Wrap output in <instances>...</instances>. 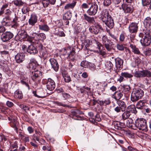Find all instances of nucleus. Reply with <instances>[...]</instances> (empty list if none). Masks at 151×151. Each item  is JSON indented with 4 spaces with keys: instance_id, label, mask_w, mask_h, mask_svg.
<instances>
[{
    "instance_id": "nucleus-1",
    "label": "nucleus",
    "mask_w": 151,
    "mask_h": 151,
    "mask_svg": "<svg viewBox=\"0 0 151 151\" xmlns=\"http://www.w3.org/2000/svg\"><path fill=\"white\" fill-rule=\"evenodd\" d=\"M110 13L111 12L108 10L103 9L101 13L100 18L108 27L112 28L114 26V23Z\"/></svg>"
},
{
    "instance_id": "nucleus-2",
    "label": "nucleus",
    "mask_w": 151,
    "mask_h": 151,
    "mask_svg": "<svg viewBox=\"0 0 151 151\" xmlns=\"http://www.w3.org/2000/svg\"><path fill=\"white\" fill-rule=\"evenodd\" d=\"M9 6H11V5L8 3H5L3 5L2 9L4 15V17L3 19V22H5L6 24L7 23L6 22V21L11 20V16L13 13L12 10L10 8H8Z\"/></svg>"
},
{
    "instance_id": "nucleus-3",
    "label": "nucleus",
    "mask_w": 151,
    "mask_h": 151,
    "mask_svg": "<svg viewBox=\"0 0 151 151\" xmlns=\"http://www.w3.org/2000/svg\"><path fill=\"white\" fill-rule=\"evenodd\" d=\"M144 95V92L140 88L134 89L131 96V101L135 102L141 99Z\"/></svg>"
},
{
    "instance_id": "nucleus-4",
    "label": "nucleus",
    "mask_w": 151,
    "mask_h": 151,
    "mask_svg": "<svg viewBox=\"0 0 151 151\" xmlns=\"http://www.w3.org/2000/svg\"><path fill=\"white\" fill-rule=\"evenodd\" d=\"M139 36L141 37L140 43L143 46H147L149 45L151 42V38L150 34L148 33L144 34L140 33Z\"/></svg>"
},
{
    "instance_id": "nucleus-5",
    "label": "nucleus",
    "mask_w": 151,
    "mask_h": 151,
    "mask_svg": "<svg viewBox=\"0 0 151 151\" xmlns=\"http://www.w3.org/2000/svg\"><path fill=\"white\" fill-rule=\"evenodd\" d=\"M135 128H137L139 130L146 132L147 131L146 120L144 119H137L135 123Z\"/></svg>"
},
{
    "instance_id": "nucleus-6",
    "label": "nucleus",
    "mask_w": 151,
    "mask_h": 151,
    "mask_svg": "<svg viewBox=\"0 0 151 151\" xmlns=\"http://www.w3.org/2000/svg\"><path fill=\"white\" fill-rule=\"evenodd\" d=\"M102 43L107 50L109 51L112 49V46L113 45V42L111 40L108 39L106 35H103L102 37Z\"/></svg>"
},
{
    "instance_id": "nucleus-7",
    "label": "nucleus",
    "mask_w": 151,
    "mask_h": 151,
    "mask_svg": "<svg viewBox=\"0 0 151 151\" xmlns=\"http://www.w3.org/2000/svg\"><path fill=\"white\" fill-rule=\"evenodd\" d=\"M134 76L137 78H141L147 77H151V72L147 70H143L142 71H136L134 73Z\"/></svg>"
},
{
    "instance_id": "nucleus-8",
    "label": "nucleus",
    "mask_w": 151,
    "mask_h": 151,
    "mask_svg": "<svg viewBox=\"0 0 151 151\" xmlns=\"http://www.w3.org/2000/svg\"><path fill=\"white\" fill-rule=\"evenodd\" d=\"M43 82H45L46 84V86L47 89L50 91L53 90L55 87V84L54 81L51 78H49L47 80H43Z\"/></svg>"
},
{
    "instance_id": "nucleus-9",
    "label": "nucleus",
    "mask_w": 151,
    "mask_h": 151,
    "mask_svg": "<svg viewBox=\"0 0 151 151\" xmlns=\"http://www.w3.org/2000/svg\"><path fill=\"white\" fill-rule=\"evenodd\" d=\"M89 30L91 33L96 35L98 33L100 30H103V28L101 26L97 23L94 26L90 27Z\"/></svg>"
},
{
    "instance_id": "nucleus-10",
    "label": "nucleus",
    "mask_w": 151,
    "mask_h": 151,
    "mask_svg": "<svg viewBox=\"0 0 151 151\" xmlns=\"http://www.w3.org/2000/svg\"><path fill=\"white\" fill-rule=\"evenodd\" d=\"M13 34L10 32H6L1 36V39L3 42H7L13 37Z\"/></svg>"
},
{
    "instance_id": "nucleus-11",
    "label": "nucleus",
    "mask_w": 151,
    "mask_h": 151,
    "mask_svg": "<svg viewBox=\"0 0 151 151\" xmlns=\"http://www.w3.org/2000/svg\"><path fill=\"white\" fill-rule=\"evenodd\" d=\"M98 9L97 4L94 6H91L87 10V13L90 16H93L97 13Z\"/></svg>"
},
{
    "instance_id": "nucleus-12",
    "label": "nucleus",
    "mask_w": 151,
    "mask_h": 151,
    "mask_svg": "<svg viewBox=\"0 0 151 151\" xmlns=\"http://www.w3.org/2000/svg\"><path fill=\"white\" fill-rule=\"evenodd\" d=\"M44 20H42L38 24V27L40 30L45 32L48 31L50 28L46 23H44Z\"/></svg>"
},
{
    "instance_id": "nucleus-13",
    "label": "nucleus",
    "mask_w": 151,
    "mask_h": 151,
    "mask_svg": "<svg viewBox=\"0 0 151 151\" xmlns=\"http://www.w3.org/2000/svg\"><path fill=\"white\" fill-rule=\"evenodd\" d=\"M138 28L137 23L132 22L129 26L128 27L129 31L130 33H136L137 31Z\"/></svg>"
},
{
    "instance_id": "nucleus-14",
    "label": "nucleus",
    "mask_w": 151,
    "mask_h": 151,
    "mask_svg": "<svg viewBox=\"0 0 151 151\" xmlns=\"http://www.w3.org/2000/svg\"><path fill=\"white\" fill-rule=\"evenodd\" d=\"M37 15L34 14H32L30 18L28 20V23L29 25L33 26L37 22Z\"/></svg>"
},
{
    "instance_id": "nucleus-15",
    "label": "nucleus",
    "mask_w": 151,
    "mask_h": 151,
    "mask_svg": "<svg viewBox=\"0 0 151 151\" xmlns=\"http://www.w3.org/2000/svg\"><path fill=\"white\" fill-rule=\"evenodd\" d=\"M52 67L54 70L57 71L59 69V65L56 60L54 58H50L49 60Z\"/></svg>"
},
{
    "instance_id": "nucleus-16",
    "label": "nucleus",
    "mask_w": 151,
    "mask_h": 151,
    "mask_svg": "<svg viewBox=\"0 0 151 151\" xmlns=\"http://www.w3.org/2000/svg\"><path fill=\"white\" fill-rule=\"evenodd\" d=\"M25 55L24 53H18L15 56V59L17 63H22L25 60Z\"/></svg>"
},
{
    "instance_id": "nucleus-17",
    "label": "nucleus",
    "mask_w": 151,
    "mask_h": 151,
    "mask_svg": "<svg viewBox=\"0 0 151 151\" xmlns=\"http://www.w3.org/2000/svg\"><path fill=\"white\" fill-rule=\"evenodd\" d=\"M122 7L123 10L126 13L132 12L133 11L132 7L130 5L123 4L122 5Z\"/></svg>"
},
{
    "instance_id": "nucleus-18",
    "label": "nucleus",
    "mask_w": 151,
    "mask_h": 151,
    "mask_svg": "<svg viewBox=\"0 0 151 151\" xmlns=\"http://www.w3.org/2000/svg\"><path fill=\"white\" fill-rule=\"evenodd\" d=\"M27 52L31 54H35L38 52L36 47L32 45H30L28 47Z\"/></svg>"
},
{
    "instance_id": "nucleus-19",
    "label": "nucleus",
    "mask_w": 151,
    "mask_h": 151,
    "mask_svg": "<svg viewBox=\"0 0 151 151\" xmlns=\"http://www.w3.org/2000/svg\"><path fill=\"white\" fill-rule=\"evenodd\" d=\"M42 75V73L40 71L37 70L33 71L32 73V79L33 81H35Z\"/></svg>"
},
{
    "instance_id": "nucleus-20",
    "label": "nucleus",
    "mask_w": 151,
    "mask_h": 151,
    "mask_svg": "<svg viewBox=\"0 0 151 151\" xmlns=\"http://www.w3.org/2000/svg\"><path fill=\"white\" fill-rule=\"evenodd\" d=\"M144 24L146 28L147 29H151V18L150 17H147L144 21Z\"/></svg>"
},
{
    "instance_id": "nucleus-21",
    "label": "nucleus",
    "mask_w": 151,
    "mask_h": 151,
    "mask_svg": "<svg viewBox=\"0 0 151 151\" xmlns=\"http://www.w3.org/2000/svg\"><path fill=\"white\" fill-rule=\"evenodd\" d=\"M96 102L101 106H106L109 104L111 103L109 98H107L104 100L100 101L99 100L96 101Z\"/></svg>"
},
{
    "instance_id": "nucleus-22",
    "label": "nucleus",
    "mask_w": 151,
    "mask_h": 151,
    "mask_svg": "<svg viewBox=\"0 0 151 151\" xmlns=\"http://www.w3.org/2000/svg\"><path fill=\"white\" fill-rule=\"evenodd\" d=\"M116 66L117 68L122 69L123 67V61L120 58H117L115 59Z\"/></svg>"
},
{
    "instance_id": "nucleus-23",
    "label": "nucleus",
    "mask_w": 151,
    "mask_h": 151,
    "mask_svg": "<svg viewBox=\"0 0 151 151\" xmlns=\"http://www.w3.org/2000/svg\"><path fill=\"white\" fill-rule=\"evenodd\" d=\"M37 61L34 59H32L30 60L28 68L30 69L34 70L36 67Z\"/></svg>"
},
{
    "instance_id": "nucleus-24",
    "label": "nucleus",
    "mask_w": 151,
    "mask_h": 151,
    "mask_svg": "<svg viewBox=\"0 0 151 151\" xmlns=\"http://www.w3.org/2000/svg\"><path fill=\"white\" fill-rule=\"evenodd\" d=\"M35 37H36V40H43L45 39L46 38L45 35L43 33H41L38 34L35 33Z\"/></svg>"
},
{
    "instance_id": "nucleus-25",
    "label": "nucleus",
    "mask_w": 151,
    "mask_h": 151,
    "mask_svg": "<svg viewBox=\"0 0 151 151\" xmlns=\"http://www.w3.org/2000/svg\"><path fill=\"white\" fill-rule=\"evenodd\" d=\"M42 3L45 7H47L49 4H55L56 0H41Z\"/></svg>"
},
{
    "instance_id": "nucleus-26",
    "label": "nucleus",
    "mask_w": 151,
    "mask_h": 151,
    "mask_svg": "<svg viewBox=\"0 0 151 151\" xmlns=\"http://www.w3.org/2000/svg\"><path fill=\"white\" fill-rule=\"evenodd\" d=\"M133 121L132 119L129 118L126 122V125L127 127L135 129H136L135 124L133 123Z\"/></svg>"
},
{
    "instance_id": "nucleus-27",
    "label": "nucleus",
    "mask_w": 151,
    "mask_h": 151,
    "mask_svg": "<svg viewBox=\"0 0 151 151\" xmlns=\"http://www.w3.org/2000/svg\"><path fill=\"white\" fill-rule=\"evenodd\" d=\"M129 47L132 49V52L134 54L137 55L141 54V52L139 51L138 48L136 47L134 45L131 44Z\"/></svg>"
},
{
    "instance_id": "nucleus-28",
    "label": "nucleus",
    "mask_w": 151,
    "mask_h": 151,
    "mask_svg": "<svg viewBox=\"0 0 151 151\" xmlns=\"http://www.w3.org/2000/svg\"><path fill=\"white\" fill-rule=\"evenodd\" d=\"M83 16L84 19L88 22L93 24L95 23V21L93 17H90L86 14H84Z\"/></svg>"
},
{
    "instance_id": "nucleus-29",
    "label": "nucleus",
    "mask_w": 151,
    "mask_h": 151,
    "mask_svg": "<svg viewBox=\"0 0 151 151\" xmlns=\"http://www.w3.org/2000/svg\"><path fill=\"white\" fill-rule=\"evenodd\" d=\"M18 36L21 40L22 39L27 38L29 36L27 35V32L24 31H21L19 32L17 37Z\"/></svg>"
},
{
    "instance_id": "nucleus-30",
    "label": "nucleus",
    "mask_w": 151,
    "mask_h": 151,
    "mask_svg": "<svg viewBox=\"0 0 151 151\" xmlns=\"http://www.w3.org/2000/svg\"><path fill=\"white\" fill-rule=\"evenodd\" d=\"M116 103L118 106L122 109V111H124L126 108V105L125 103L121 101H117Z\"/></svg>"
},
{
    "instance_id": "nucleus-31",
    "label": "nucleus",
    "mask_w": 151,
    "mask_h": 151,
    "mask_svg": "<svg viewBox=\"0 0 151 151\" xmlns=\"http://www.w3.org/2000/svg\"><path fill=\"white\" fill-rule=\"evenodd\" d=\"M76 4V2L73 1L71 3H68L66 4L64 6L65 10H68L70 9H73Z\"/></svg>"
},
{
    "instance_id": "nucleus-32",
    "label": "nucleus",
    "mask_w": 151,
    "mask_h": 151,
    "mask_svg": "<svg viewBox=\"0 0 151 151\" xmlns=\"http://www.w3.org/2000/svg\"><path fill=\"white\" fill-rule=\"evenodd\" d=\"M19 123L16 119H12L10 122V124L11 126L14 128L17 131V127L18 126Z\"/></svg>"
},
{
    "instance_id": "nucleus-33",
    "label": "nucleus",
    "mask_w": 151,
    "mask_h": 151,
    "mask_svg": "<svg viewBox=\"0 0 151 151\" xmlns=\"http://www.w3.org/2000/svg\"><path fill=\"white\" fill-rule=\"evenodd\" d=\"M123 94L120 91H117L115 92L114 95V98L116 100H119L122 96Z\"/></svg>"
},
{
    "instance_id": "nucleus-34",
    "label": "nucleus",
    "mask_w": 151,
    "mask_h": 151,
    "mask_svg": "<svg viewBox=\"0 0 151 151\" xmlns=\"http://www.w3.org/2000/svg\"><path fill=\"white\" fill-rule=\"evenodd\" d=\"M127 111L134 114H136L137 112L135 106L134 105H131L128 106Z\"/></svg>"
},
{
    "instance_id": "nucleus-35",
    "label": "nucleus",
    "mask_w": 151,
    "mask_h": 151,
    "mask_svg": "<svg viewBox=\"0 0 151 151\" xmlns=\"http://www.w3.org/2000/svg\"><path fill=\"white\" fill-rule=\"evenodd\" d=\"M15 97L16 98L21 99L23 97V95L22 92L18 90H16L14 93Z\"/></svg>"
},
{
    "instance_id": "nucleus-36",
    "label": "nucleus",
    "mask_w": 151,
    "mask_h": 151,
    "mask_svg": "<svg viewBox=\"0 0 151 151\" xmlns=\"http://www.w3.org/2000/svg\"><path fill=\"white\" fill-rule=\"evenodd\" d=\"M131 115L129 111H124L122 114V119L124 120H126L129 119V117Z\"/></svg>"
},
{
    "instance_id": "nucleus-37",
    "label": "nucleus",
    "mask_w": 151,
    "mask_h": 151,
    "mask_svg": "<svg viewBox=\"0 0 151 151\" xmlns=\"http://www.w3.org/2000/svg\"><path fill=\"white\" fill-rule=\"evenodd\" d=\"M18 18L17 17H15L13 19L12 22V27L14 28H16L19 26L17 21Z\"/></svg>"
},
{
    "instance_id": "nucleus-38",
    "label": "nucleus",
    "mask_w": 151,
    "mask_h": 151,
    "mask_svg": "<svg viewBox=\"0 0 151 151\" xmlns=\"http://www.w3.org/2000/svg\"><path fill=\"white\" fill-rule=\"evenodd\" d=\"M38 47L40 52L43 55H45L46 52L45 47H43V45L41 44L39 45Z\"/></svg>"
},
{
    "instance_id": "nucleus-39",
    "label": "nucleus",
    "mask_w": 151,
    "mask_h": 151,
    "mask_svg": "<svg viewBox=\"0 0 151 151\" xmlns=\"http://www.w3.org/2000/svg\"><path fill=\"white\" fill-rule=\"evenodd\" d=\"M145 102L143 100L139 101L136 104V107L138 109H141L145 105Z\"/></svg>"
},
{
    "instance_id": "nucleus-40",
    "label": "nucleus",
    "mask_w": 151,
    "mask_h": 151,
    "mask_svg": "<svg viewBox=\"0 0 151 151\" xmlns=\"http://www.w3.org/2000/svg\"><path fill=\"white\" fill-rule=\"evenodd\" d=\"M62 75L64 78V79L65 82H69L70 81V78L68 74H65L64 73H62Z\"/></svg>"
},
{
    "instance_id": "nucleus-41",
    "label": "nucleus",
    "mask_w": 151,
    "mask_h": 151,
    "mask_svg": "<svg viewBox=\"0 0 151 151\" xmlns=\"http://www.w3.org/2000/svg\"><path fill=\"white\" fill-rule=\"evenodd\" d=\"M121 75L125 78H130L133 77V75L128 72H122Z\"/></svg>"
},
{
    "instance_id": "nucleus-42",
    "label": "nucleus",
    "mask_w": 151,
    "mask_h": 151,
    "mask_svg": "<svg viewBox=\"0 0 151 151\" xmlns=\"http://www.w3.org/2000/svg\"><path fill=\"white\" fill-rule=\"evenodd\" d=\"M70 52V49H64L63 50L62 55L63 56H65V58H68L67 54Z\"/></svg>"
},
{
    "instance_id": "nucleus-43",
    "label": "nucleus",
    "mask_w": 151,
    "mask_h": 151,
    "mask_svg": "<svg viewBox=\"0 0 151 151\" xmlns=\"http://www.w3.org/2000/svg\"><path fill=\"white\" fill-rule=\"evenodd\" d=\"M14 4L16 6H20L24 5V3L20 0H15L14 1Z\"/></svg>"
},
{
    "instance_id": "nucleus-44",
    "label": "nucleus",
    "mask_w": 151,
    "mask_h": 151,
    "mask_svg": "<svg viewBox=\"0 0 151 151\" xmlns=\"http://www.w3.org/2000/svg\"><path fill=\"white\" fill-rule=\"evenodd\" d=\"M71 17V13L69 12L65 13L63 16L64 19H70Z\"/></svg>"
},
{
    "instance_id": "nucleus-45",
    "label": "nucleus",
    "mask_w": 151,
    "mask_h": 151,
    "mask_svg": "<svg viewBox=\"0 0 151 151\" xmlns=\"http://www.w3.org/2000/svg\"><path fill=\"white\" fill-rule=\"evenodd\" d=\"M86 2L88 6H94L97 4L94 0H86Z\"/></svg>"
},
{
    "instance_id": "nucleus-46",
    "label": "nucleus",
    "mask_w": 151,
    "mask_h": 151,
    "mask_svg": "<svg viewBox=\"0 0 151 151\" xmlns=\"http://www.w3.org/2000/svg\"><path fill=\"white\" fill-rule=\"evenodd\" d=\"M75 52L74 51L71 52L70 51V52L69 54H68L67 55L68 57V58H69L70 59L72 60H73L74 59V57H73V56Z\"/></svg>"
},
{
    "instance_id": "nucleus-47",
    "label": "nucleus",
    "mask_w": 151,
    "mask_h": 151,
    "mask_svg": "<svg viewBox=\"0 0 151 151\" xmlns=\"http://www.w3.org/2000/svg\"><path fill=\"white\" fill-rule=\"evenodd\" d=\"M112 2L111 0H104L103 4L104 6H107L110 5Z\"/></svg>"
},
{
    "instance_id": "nucleus-48",
    "label": "nucleus",
    "mask_w": 151,
    "mask_h": 151,
    "mask_svg": "<svg viewBox=\"0 0 151 151\" xmlns=\"http://www.w3.org/2000/svg\"><path fill=\"white\" fill-rule=\"evenodd\" d=\"M29 10V8L26 6L23 7L22 9V12L24 14H26L28 13Z\"/></svg>"
},
{
    "instance_id": "nucleus-49",
    "label": "nucleus",
    "mask_w": 151,
    "mask_h": 151,
    "mask_svg": "<svg viewBox=\"0 0 151 151\" xmlns=\"http://www.w3.org/2000/svg\"><path fill=\"white\" fill-rule=\"evenodd\" d=\"M1 65L2 66V69L6 71L8 70V66L6 63L5 62L4 63H2L1 64Z\"/></svg>"
},
{
    "instance_id": "nucleus-50",
    "label": "nucleus",
    "mask_w": 151,
    "mask_h": 151,
    "mask_svg": "<svg viewBox=\"0 0 151 151\" xmlns=\"http://www.w3.org/2000/svg\"><path fill=\"white\" fill-rule=\"evenodd\" d=\"M56 103L59 106H62L64 107H66L68 108H72V107L70 106L67 105L65 104H62V103L59 102H56Z\"/></svg>"
},
{
    "instance_id": "nucleus-51",
    "label": "nucleus",
    "mask_w": 151,
    "mask_h": 151,
    "mask_svg": "<svg viewBox=\"0 0 151 151\" xmlns=\"http://www.w3.org/2000/svg\"><path fill=\"white\" fill-rule=\"evenodd\" d=\"M81 65L85 68L87 67L88 65V62L86 60L82 61L81 63Z\"/></svg>"
},
{
    "instance_id": "nucleus-52",
    "label": "nucleus",
    "mask_w": 151,
    "mask_h": 151,
    "mask_svg": "<svg viewBox=\"0 0 151 151\" xmlns=\"http://www.w3.org/2000/svg\"><path fill=\"white\" fill-rule=\"evenodd\" d=\"M151 2V0H142V3L143 6L149 5Z\"/></svg>"
},
{
    "instance_id": "nucleus-53",
    "label": "nucleus",
    "mask_w": 151,
    "mask_h": 151,
    "mask_svg": "<svg viewBox=\"0 0 151 151\" xmlns=\"http://www.w3.org/2000/svg\"><path fill=\"white\" fill-rule=\"evenodd\" d=\"M116 47L117 49L119 50L123 51L124 50V47L122 44H118Z\"/></svg>"
},
{
    "instance_id": "nucleus-54",
    "label": "nucleus",
    "mask_w": 151,
    "mask_h": 151,
    "mask_svg": "<svg viewBox=\"0 0 151 151\" xmlns=\"http://www.w3.org/2000/svg\"><path fill=\"white\" fill-rule=\"evenodd\" d=\"M106 66L108 69L110 70L112 69L113 65L111 62L109 61L107 62L106 65Z\"/></svg>"
},
{
    "instance_id": "nucleus-55",
    "label": "nucleus",
    "mask_w": 151,
    "mask_h": 151,
    "mask_svg": "<svg viewBox=\"0 0 151 151\" xmlns=\"http://www.w3.org/2000/svg\"><path fill=\"white\" fill-rule=\"evenodd\" d=\"M89 6L86 3H84L82 4L81 6V8L82 10L86 9L88 8Z\"/></svg>"
},
{
    "instance_id": "nucleus-56",
    "label": "nucleus",
    "mask_w": 151,
    "mask_h": 151,
    "mask_svg": "<svg viewBox=\"0 0 151 151\" xmlns=\"http://www.w3.org/2000/svg\"><path fill=\"white\" fill-rule=\"evenodd\" d=\"M123 91H129L131 88L129 85H125L123 86Z\"/></svg>"
},
{
    "instance_id": "nucleus-57",
    "label": "nucleus",
    "mask_w": 151,
    "mask_h": 151,
    "mask_svg": "<svg viewBox=\"0 0 151 151\" xmlns=\"http://www.w3.org/2000/svg\"><path fill=\"white\" fill-rule=\"evenodd\" d=\"M19 106L21 109H24L25 111L28 109V107L22 104H20V105H19Z\"/></svg>"
},
{
    "instance_id": "nucleus-58",
    "label": "nucleus",
    "mask_w": 151,
    "mask_h": 151,
    "mask_svg": "<svg viewBox=\"0 0 151 151\" xmlns=\"http://www.w3.org/2000/svg\"><path fill=\"white\" fill-rule=\"evenodd\" d=\"M114 110L116 112L119 113L121 111H122V109L118 106H116V107L114 109Z\"/></svg>"
},
{
    "instance_id": "nucleus-59",
    "label": "nucleus",
    "mask_w": 151,
    "mask_h": 151,
    "mask_svg": "<svg viewBox=\"0 0 151 151\" xmlns=\"http://www.w3.org/2000/svg\"><path fill=\"white\" fill-rule=\"evenodd\" d=\"M1 54L4 55H7L8 56L9 55V52L7 51H3L0 52Z\"/></svg>"
},
{
    "instance_id": "nucleus-60",
    "label": "nucleus",
    "mask_w": 151,
    "mask_h": 151,
    "mask_svg": "<svg viewBox=\"0 0 151 151\" xmlns=\"http://www.w3.org/2000/svg\"><path fill=\"white\" fill-rule=\"evenodd\" d=\"M127 148L130 151H138V150L134 148L131 146H128Z\"/></svg>"
},
{
    "instance_id": "nucleus-61",
    "label": "nucleus",
    "mask_w": 151,
    "mask_h": 151,
    "mask_svg": "<svg viewBox=\"0 0 151 151\" xmlns=\"http://www.w3.org/2000/svg\"><path fill=\"white\" fill-rule=\"evenodd\" d=\"M6 104L9 107H11L14 105V104L12 102L9 101H7L6 102Z\"/></svg>"
},
{
    "instance_id": "nucleus-62",
    "label": "nucleus",
    "mask_w": 151,
    "mask_h": 151,
    "mask_svg": "<svg viewBox=\"0 0 151 151\" xmlns=\"http://www.w3.org/2000/svg\"><path fill=\"white\" fill-rule=\"evenodd\" d=\"M125 39L124 35L123 34H122L120 35L119 37V40L120 41L122 42L124 41Z\"/></svg>"
},
{
    "instance_id": "nucleus-63",
    "label": "nucleus",
    "mask_w": 151,
    "mask_h": 151,
    "mask_svg": "<svg viewBox=\"0 0 151 151\" xmlns=\"http://www.w3.org/2000/svg\"><path fill=\"white\" fill-rule=\"evenodd\" d=\"M95 120L96 121L98 122H100L101 120V119L100 118L99 115V114H97L95 116Z\"/></svg>"
},
{
    "instance_id": "nucleus-64",
    "label": "nucleus",
    "mask_w": 151,
    "mask_h": 151,
    "mask_svg": "<svg viewBox=\"0 0 151 151\" xmlns=\"http://www.w3.org/2000/svg\"><path fill=\"white\" fill-rule=\"evenodd\" d=\"M81 76L83 78H86L88 77V74L87 73L84 72L82 73Z\"/></svg>"
}]
</instances>
